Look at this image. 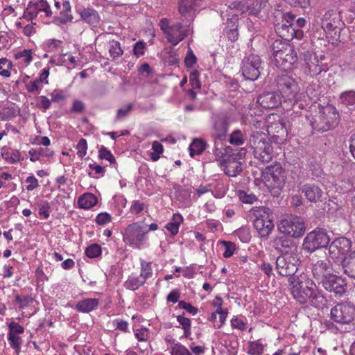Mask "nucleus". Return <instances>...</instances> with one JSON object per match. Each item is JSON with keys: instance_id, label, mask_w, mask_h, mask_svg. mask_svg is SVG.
<instances>
[{"instance_id": "obj_28", "label": "nucleus", "mask_w": 355, "mask_h": 355, "mask_svg": "<svg viewBox=\"0 0 355 355\" xmlns=\"http://www.w3.org/2000/svg\"><path fill=\"white\" fill-rule=\"evenodd\" d=\"M226 140V137L218 138L214 137V154L217 160L225 156L234 151L230 146H226L224 145L223 141Z\"/></svg>"}, {"instance_id": "obj_38", "label": "nucleus", "mask_w": 355, "mask_h": 355, "mask_svg": "<svg viewBox=\"0 0 355 355\" xmlns=\"http://www.w3.org/2000/svg\"><path fill=\"white\" fill-rule=\"evenodd\" d=\"M108 51L110 57L113 59H117L121 57L123 53V50L121 48L119 42L116 40H112L108 44Z\"/></svg>"}, {"instance_id": "obj_3", "label": "nucleus", "mask_w": 355, "mask_h": 355, "mask_svg": "<svg viewBox=\"0 0 355 355\" xmlns=\"http://www.w3.org/2000/svg\"><path fill=\"white\" fill-rule=\"evenodd\" d=\"M339 123V114L335 107L328 105L320 109L315 115L312 127L318 132H325L335 128Z\"/></svg>"}, {"instance_id": "obj_40", "label": "nucleus", "mask_w": 355, "mask_h": 355, "mask_svg": "<svg viewBox=\"0 0 355 355\" xmlns=\"http://www.w3.org/2000/svg\"><path fill=\"white\" fill-rule=\"evenodd\" d=\"M13 64L11 60L6 58H0V76L8 78L11 76V71Z\"/></svg>"}, {"instance_id": "obj_23", "label": "nucleus", "mask_w": 355, "mask_h": 355, "mask_svg": "<svg viewBox=\"0 0 355 355\" xmlns=\"http://www.w3.org/2000/svg\"><path fill=\"white\" fill-rule=\"evenodd\" d=\"M343 25V23L337 13L331 15L327 12L324 15L322 26L326 31H334L336 34L337 32H340Z\"/></svg>"}, {"instance_id": "obj_52", "label": "nucleus", "mask_w": 355, "mask_h": 355, "mask_svg": "<svg viewBox=\"0 0 355 355\" xmlns=\"http://www.w3.org/2000/svg\"><path fill=\"white\" fill-rule=\"evenodd\" d=\"M217 313L218 321V323L215 324V328L219 329L225 324L228 312L227 309L224 310L221 308V303H220L217 309Z\"/></svg>"}, {"instance_id": "obj_37", "label": "nucleus", "mask_w": 355, "mask_h": 355, "mask_svg": "<svg viewBox=\"0 0 355 355\" xmlns=\"http://www.w3.org/2000/svg\"><path fill=\"white\" fill-rule=\"evenodd\" d=\"M207 144L200 139H195L189 146L190 155L194 157L200 155L206 148Z\"/></svg>"}, {"instance_id": "obj_39", "label": "nucleus", "mask_w": 355, "mask_h": 355, "mask_svg": "<svg viewBox=\"0 0 355 355\" xmlns=\"http://www.w3.org/2000/svg\"><path fill=\"white\" fill-rule=\"evenodd\" d=\"M182 221V216L179 214H175L173 215L171 221L166 224V228L171 233V234L175 235L178 234L179 227Z\"/></svg>"}, {"instance_id": "obj_31", "label": "nucleus", "mask_w": 355, "mask_h": 355, "mask_svg": "<svg viewBox=\"0 0 355 355\" xmlns=\"http://www.w3.org/2000/svg\"><path fill=\"white\" fill-rule=\"evenodd\" d=\"M98 306V300L95 298H87L81 300L76 304V309L82 313H89L96 309Z\"/></svg>"}, {"instance_id": "obj_18", "label": "nucleus", "mask_w": 355, "mask_h": 355, "mask_svg": "<svg viewBox=\"0 0 355 355\" xmlns=\"http://www.w3.org/2000/svg\"><path fill=\"white\" fill-rule=\"evenodd\" d=\"M323 287L329 292H333L339 296L347 291V282L345 278L333 273L322 280Z\"/></svg>"}, {"instance_id": "obj_9", "label": "nucleus", "mask_w": 355, "mask_h": 355, "mask_svg": "<svg viewBox=\"0 0 355 355\" xmlns=\"http://www.w3.org/2000/svg\"><path fill=\"white\" fill-rule=\"evenodd\" d=\"M148 232L147 225L144 222L133 223L126 227L123 240L130 245L139 248Z\"/></svg>"}, {"instance_id": "obj_35", "label": "nucleus", "mask_w": 355, "mask_h": 355, "mask_svg": "<svg viewBox=\"0 0 355 355\" xmlns=\"http://www.w3.org/2000/svg\"><path fill=\"white\" fill-rule=\"evenodd\" d=\"M28 154L30 155V160L35 162L39 160L40 157H52L53 155V152L47 148H43L38 147L29 150Z\"/></svg>"}, {"instance_id": "obj_36", "label": "nucleus", "mask_w": 355, "mask_h": 355, "mask_svg": "<svg viewBox=\"0 0 355 355\" xmlns=\"http://www.w3.org/2000/svg\"><path fill=\"white\" fill-rule=\"evenodd\" d=\"M30 3L32 5L38 15L40 12H44L46 17H51L52 16V10L49 4L46 0L30 1Z\"/></svg>"}, {"instance_id": "obj_53", "label": "nucleus", "mask_w": 355, "mask_h": 355, "mask_svg": "<svg viewBox=\"0 0 355 355\" xmlns=\"http://www.w3.org/2000/svg\"><path fill=\"white\" fill-rule=\"evenodd\" d=\"M8 341L10 345L15 349L16 352H19L20 349V346L21 344V338L17 335L12 333L8 334Z\"/></svg>"}, {"instance_id": "obj_60", "label": "nucleus", "mask_w": 355, "mask_h": 355, "mask_svg": "<svg viewBox=\"0 0 355 355\" xmlns=\"http://www.w3.org/2000/svg\"><path fill=\"white\" fill-rule=\"evenodd\" d=\"M133 107L132 103L128 104L125 107H121L117 110V114L116 119L117 120L122 119L128 116L130 112L132 110Z\"/></svg>"}, {"instance_id": "obj_14", "label": "nucleus", "mask_w": 355, "mask_h": 355, "mask_svg": "<svg viewBox=\"0 0 355 355\" xmlns=\"http://www.w3.org/2000/svg\"><path fill=\"white\" fill-rule=\"evenodd\" d=\"M351 247L349 239L345 237L337 238L329 246V255L334 261L343 263Z\"/></svg>"}, {"instance_id": "obj_7", "label": "nucleus", "mask_w": 355, "mask_h": 355, "mask_svg": "<svg viewBox=\"0 0 355 355\" xmlns=\"http://www.w3.org/2000/svg\"><path fill=\"white\" fill-rule=\"evenodd\" d=\"M306 71L311 76H316L322 72H327L328 64L325 62L327 58L324 54L318 55L313 51H305L303 53Z\"/></svg>"}, {"instance_id": "obj_62", "label": "nucleus", "mask_w": 355, "mask_h": 355, "mask_svg": "<svg viewBox=\"0 0 355 355\" xmlns=\"http://www.w3.org/2000/svg\"><path fill=\"white\" fill-rule=\"evenodd\" d=\"M111 221V216L105 212L100 213L96 218V222L100 225H105Z\"/></svg>"}, {"instance_id": "obj_13", "label": "nucleus", "mask_w": 355, "mask_h": 355, "mask_svg": "<svg viewBox=\"0 0 355 355\" xmlns=\"http://www.w3.org/2000/svg\"><path fill=\"white\" fill-rule=\"evenodd\" d=\"M245 152L244 148H241L239 152H237V150H234L227 154L225 157L218 159L224 173L227 175L236 177L242 171L241 163L237 159V156L239 154L241 157L245 154Z\"/></svg>"}, {"instance_id": "obj_29", "label": "nucleus", "mask_w": 355, "mask_h": 355, "mask_svg": "<svg viewBox=\"0 0 355 355\" xmlns=\"http://www.w3.org/2000/svg\"><path fill=\"white\" fill-rule=\"evenodd\" d=\"M62 8L60 12V17L56 18V21L61 24H67L73 21V16L71 14V6L68 0H64L62 3Z\"/></svg>"}, {"instance_id": "obj_22", "label": "nucleus", "mask_w": 355, "mask_h": 355, "mask_svg": "<svg viewBox=\"0 0 355 355\" xmlns=\"http://www.w3.org/2000/svg\"><path fill=\"white\" fill-rule=\"evenodd\" d=\"M80 19L91 26L96 27L101 21V17L96 10L92 7H86L76 10Z\"/></svg>"}, {"instance_id": "obj_4", "label": "nucleus", "mask_w": 355, "mask_h": 355, "mask_svg": "<svg viewBox=\"0 0 355 355\" xmlns=\"http://www.w3.org/2000/svg\"><path fill=\"white\" fill-rule=\"evenodd\" d=\"M295 16L291 13H286L283 15L280 23L275 24L276 33L282 38V40L288 43L294 38L300 40L302 38L304 33L300 29H296L294 26Z\"/></svg>"}, {"instance_id": "obj_26", "label": "nucleus", "mask_w": 355, "mask_h": 355, "mask_svg": "<svg viewBox=\"0 0 355 355\" xmlns=\"http://www.w3.org/2000/svg\"><path fill=\"white\" fill-rule=\"evenodd\" d=\"M15 26L16 31H21V33L27 37H31L37 33V25L34 21L26 22V21L17 19Z\"/></svg>"}, {"instance_id": "obj_64", "label": "nucleus", "mask_w": 355, "mask_h": 355, "mask_svg": "<svg viewBox=\"0 0 355 355\" xmlns=\"http://www.w3.org/2000/svg\"><path fill=\"white\" fill-rule=\"evenodd\" d=\"M9 333L19 335L24 333V329L19 324L12 322L9 324Z\"/></svg>"}, {"instance_id": "obj_33", "label": "nucleus", "mask_w": 355, "mask_h": 355, "mask_svg": "<svg viewBox=\"0 0 355 355\" xmlns=\"http://www.w3.org/2000/svg\"><path fill=\"white\" fill-rule=\"evenodd\" d=\"M97 198L93 193H87L81 196L78 200L79 207L84 209H89L97 204Z\"/></svg>"}, {"instance_id": "obj_54", "label": "nucleus", "mask_w": 355, "mask_h": 355, "mask_svg": "<svg viewBox=\"0 0 355 355\" xmlns=\"http://www.w3.org/2000/svg\"><path fill=\"white\" fill-rule=\"evenodd\" d=\"M171 355H191V354L183 345L175 343L171 347Z\"/></svg>"}, {"instance_id": "obj_20", "label": "nucleus", "mask_w": 355, "mask_h": 355, "mask_svg": "<svg viewBox=\"0 0 355 355\" xmlns=\"http://www.w3.org/2000/svg\"><path fill=\"white\" fill-rule=\"evenodd\" d=\"M266 178L271 182V186L280 188L284 184V171L280 164L268 166L266 168Z\"/></svg>"}, {"instance_id": "obj_30", "label": "nucleus", "mask_w": 355, "mask_h": 355, "mask_svg": "<svg viewBox=\"0 0 355 355\" xmlns=\"http://www.w3.org/2000/svg\"><path fill=\"white\" fill-rule=\"evenodd\" d=\"M33 53L32 49H23L15 53L14 58L19 65L26 67L33 62Z\"/></svg>"}, {"instance_id": "obj_16", "label": "nucleus", "mask_w": 355, "mask_h": 355, "mask_svg": "<svg viewBox=\"0 0 355 355\" xmlns=\"http://www.w3.org/2000/svg\"><path fill=\"white\" fill-rule=\"evenodd\" d=\"M317 257V254H314L310 258L312 266L311 271L316 279L322 281L332 274L333 268L331 261L327 258L318 260Z\"/></svg>"}, {"instance_id": "obj_21", "label": "nucleus", "mask_w": 355, "mask_h": 355, "mask_svg": "<svg viewBox=\"0 0 355 355\" xmlns=\"http://www.w3.org/2000/svg\"><path fill=\"white\" fill-rule=\"evenodd\" d=\"M257 102L264 108L273 109L281 104L282 96L277 91H266L259 96Z\"/></svg>"}, {"instance_id": "obj_27", "label": "nucleus", "mask_w": 355, "mask_h": 355, "mask_svg": "<svg viewBox=\"0 0 355 355\" xmlns=\"http://www.w3.org/2000/svg\"><path fill=\"white\" fill-rule=\"evenodd\" d=\"M49 76V68H44L38 78H36L34 80H30L28 76L24 78V83L26 86V89H39L40 84H47L48 77Z\"/></svg>"}, {"instance_id": "obj_42", "label": "nucleus", "mask_w": 355, "mask_h": 355, "mask_svg": "<svg viewBox=\"0 0 355 355\" xmlns=\"http://www.w3.org/2000/svg\"><path fill=\"white\" fill-rule=\"evenodd\" d=\"M37 16L38 14L29 2L27 7L24 10L22 15L18 17V19L26 21V22L33 21Z\"/></svg>"}, {"instance_id": "obj_41", "label": "nucleus", "mask_w": 355, "mask_h": 355, "mask_svg": "<svg viewBox=\"0 0 355 355\" xmlns=\"http://www.w3.org/2000/svg\"><path fill=\"white\" fill-rule=\"evenodd\" d=\"M227 123L224 119H218L214 123V137L218 138L226 137Z\"/></svg>"}, {"instance_id": "obj_5", "label": "nucleus", "mask_w": 355, "mask_h": 355, "mask_svg": "<svg viewBox=\"0 0 355 355\" xmlns=\"http://www.w3.org/2000/svg\"><path fill=\"white\" fill-rule=\"evenodd\" d=\"M170 24V19L165 17L159 20V26L168 42L173 46H176L188 35L189 30L184 28L180 22L175 23L171 26Z\"/></svg>"}, {"instance_id": "obj_55", "label": "nucleus", "mask_w": 355, "mask_h": 355, "mask_svg": "<svg viewBox=\"0 0 355 355\" xmlns=\"http://www.w3.org/2000/svg\"><path fill=\"white\" fill-rule=\"evenodd\" d=\"M197 62V58L192 49L189 48L187 55L184 58V64L187 68H192Z\"/></svg>"}, {"instance_id": "obj_56", "label": "nucleus", "mask_w": 355, "mask_h": 355, "mask_svg": "<svg viewBox=\"0 0 355 355\" xmlns=\"http://www.w3.org/2000/svg\"><path fill=\"white\" fill-rule=\"evenodd\" d=\"M189 82L191 89H200L201 83L199 79V72L193 71L190 73Z\"/></svg>"}, {"instance_id": "obj_11", "label": "nucleus", "mask_w": 355, "mask_h": 355, "mask_svg": "<svg viewBox=\"0 0 355 355\" xmlns=\"http://www.w3.org/2000/svg\"><path fill=\"white\" fill-rule=\"evenodd\" d=\"M330 318L339 324H349L355 318V306L351 302L338 303L331 308Z\"/></svg>"}, {"instance_id": "obj_12", "label": "nucleus", "mask_w": 355, "mask_h": 355, "mask_svg": "<svg viewBox=\"0 0 355 355\" xmlns=\"http://www.w3.org/2000/svg\"><path fill=\"white\" fill-rule=\"evenodd\" d=\"M250 144L254 149L255 158L263 163H268L272 160L273 149L270 144L261 136L253 135L250 139Z\"/></svg>"}, {"instance_id": "obj_46", "label": "nucleus", "mask_w": 355, "mask_h": 355, "mask_svg": "<svg viewBox=\"0 0 355 355\" xmlns=\"http://www.w3.org/2000/svg\"><path fill=\"white\" fill-rule=\"evenodd\" d=\"M16 116V110L12 107H3L0 109V119L8 121Z\"/></svg>"}, {"instance_id": "obj_25", "label": "nucleus", "mask_w": 355, "mask_h": 355, "mask_svg": "<svg viewBox=\"0 0 355 355\" xmlns=\"http://www.w3.org/2000/svg\"><path fill=\"white\" fill-rule=\"evenodd\" d=\"M275 83L279 89H293L299 87V78H295L288 73H282L277 76Z\"/></svg>"}, {"instance_id": "obj_1", "label": "nucleus", "mask_w": 355, "mask_h": 355, "mask_svg": "<svg viewBox=\"0 0 355 355\" xmlns=\"http://www.w3.org/2000/svg\"><path fill=\"white\" fill-rule=\"evenodd\" d=\"M290 286L291 294L299 304H309L318 309L324 306L326 300L312 280L305 277L297 278Z\"/></svg>"}, {"instance_id": "obj_17", "label": "nucleus", "mask_w": 355, "mask_h": 355, "mask_svg": "<svg viewBox=\"0 0 355 355\" xmlns=\"http://www.w3.org/2000/svg\"><path fill=\"white\" fill-rule=\"evenodd\" d=\"M261 64V60L259 56L254 54L250 55L243 62V76L248 80H257L260 75Z\"/></svg>"}, {"instance_id": "obj_51", "label": "nucleus", "mask_w": 355, "mask_h": 355, "mask_svg": "<svg viewBox=\"0 0 355 355\" xmlns=\"http://www.w3.org/2000/svg\"><path fill=\"white\" fill-rule=\"evenodd\" d=\"M146 49V42L143 40H139L136 42L133 46V55L137 58H139L145 54Z\"/></svg>"}, {"instance_id": "obj_45", "label": "nucleus", "mask_w": 355, "mask_h": 355, "mask_svg": "<svg viewBox=\"0 0 355 355\" xmlns=\"http://www.w3.org/2000/svg\"><path fill=\"white\" fill-rule=\"evenodd\" d=\"M153 275V269L151 267V263L146 262L144 260H141V272H140V277L141 278L146 281L147 279Z\"/></svg>"}, {"instance_id": "obj_59", "label": "nucleus", "mask_w": 355, "mask_h": 355, "mask_svg": "<svg viewBox=\"0 0 355 355\" xmlns=\"http://www.w3.org/2000/svg\"><path fill=\"white\" fill-rule=\"evenodd\" d=\"M6 159L10 163H15L21 159V153L18 150H11L6 153Z\"/></svg>"}, {"instance_id": "obj_19", "label": "nucleus", "mask_w": 355, "mask_h": 355, "mask_svg": "<svg viewBox=\"0 0 355 355\" xmlns=\"http://www.w3.org/2000/svg\"><path fill=\"white\" fill-rule=\"evenodd\" d=\"M273 247L281 253L280 256H296L298 254V248L295 242L285 236L277 237L273 241Z\"/></svg>"}, {"instance_id": "obj_43", "label": "nucleus", "mask_w": 355, "mask_h": 355, "mask_svg": "<svg viewBox=\"0 0 355 355\" xmlns=\"http://www.w3.org/2000/svg\"><path fill=\"white\" fill-rule=\"evenodd\" d=\"M245 141V135L240 130H234L232 134H230L229 137L230 144L236 146L243 145Z\"/></svg>"}, {"instance_id": "obj_49", "label": "nucleus", "mask_w": 355, "mask_h": 355, "mask_svg": "<svg viewBox=\"0 0 355 355\" xmlns=\"http://www.w3.org/2000/svg\"><path fill=\"white\" fill-rule=\"evenodd\" d=\"M238 196L242 202L246 204H253L257 200V196L252 193H248L241 190L238 191Z\"/></svg>"}, {"instance_id": "obj_15", "label": "nucleus", "mask_w": 355, "mask_h": 355, "mask_svg": "<svg viewBox=\"0 0 355 355\" xmlns=\"http://www.w3.org/2000/svg\"><path fill=\"white\" fill-rule=\"evenodd\" d=\"M300 265L299 255L279 256L276 260V269L279 275L291 277L297 271Z\"/></svg>"}, {"instance_id": "obj_50", "label": "nucleus", "mask_w": 355, "mask_h": 355, "mask_svg": "<svg viewBox=\"0 0 355 355\" xmlns=\"http://www.w3.org/2000/svg\"><path fill=\"white\" fill-rule=\"evenodd\" d=\"M340 98L343 103L353 105L355 103V91H345L340 94Z\"/></svg>"}, {"instance_id": "obj_8", "label": "nucleus", "mask_w": 355, "mask_h": 355, "mask_svg": "<svg viewBox=\"0 0 355 355\" xmlns=\"http://www.w3.org/2000/svg\"><path fill=\"white\" fill-rule=\"evenodd\" d=\"M280 232L293 238H298L304 234L305 225L304 220L297 216L290 215L282 219L278 225Z\"/></svg>"}, {"instance_id": "obj_34", "label": "nucleus", "mask_w": 355, "mask_h": 355, "mask_svg": "<svg viewBox=\"0 0 355 355\" xmlns=\"http://www.w3.org/2000/svg\"><path fill=\"white\" fill-rule=\"evenodd\" d=\"M200 0H179L178 11L182 17L186 15L191 12L195 6H199Z\"/></svg>"}, {"instance_id": "obj_57", "label": "nucleus", "mask_w": 355, "mask_h": 355, "mask_svg": "<svg viewBox=\"0 0 355 355\" xmlns=\"http://www.w3.org/2000/svg\"><path fill=\"white\" fill-rule=\"evenodd\" d=\"M15 301L19 305V309H23L25 307L28 306L31 302H32L33 300L31 297L28 296H20L17 295L15 297Z\"/></svg>"}, {"instance_id": "obj_48", "label": "nucleus", "mask_w": 355, "mask_h": 355, "mask_svg": "<svg viewBox=\"0 0 355 355\" xmlns=\"http://www.w3.org/2000/svg\"><path fill=\"white\" fill-rule=\"evenodd\" d=\"M101 254V248L99 245L94 243L87 247L85 250V254L89 258H96Z\"/></svg>"}, {"instance_id": "obj_44", "label": "nucleus", "mask_w": 355, "mask_h": 355, "mask_svg": "<svg viewBox=\"0 0 355 355\" xmlns=\"http://www.w3.org/2000/svg\"><path fill=\"white\" fill-rule=\"evenodd\" d=\"M145 284L141 277H129L127 281L125 282V287L128 289L135 291L139 286H143Z\"/></svg>"}, {"instance_id": "obj_32", "label": "nucleus", "mask_w": 355, "mask_h": 355, "mask_svg": "<svg viewBox=\"0 0 355 355\" xmlns=\"http://www.w3.org/2000/svg\"><path fill=\"white\" fill-rule=\"evenodd\" d=\"M342 266L345 274L351 278L355 279V250L350 252L344 259Z\"/></svg>"}, {"instance_id": "obj_10", "label": "nucleus", "mask_w": 355, "mask_h": 355, "mask_svg": "<svg viewBox=\"0 0 355 355\" xmlns=\"http://www.w3.org/2000/svg\"><path fill=\"white\" fill-rule=\"evenodd\" d=\"M330 241L325 230L317 228L309 232L304 240V248L305 250L313 252L320 248H326Z\"/></svg>"}, {"instance_id": "obj_61", "label": "nucleus", "mask_w": 355, "mask_h": 355, "mask_svg": "<svg viewBox=\"0 0 355 355\" xmlns=\"http://www.w3.org/2000/svg\"><path fill=\"white\" fill-rule=\"evenodd\" d=\"M178 306L180 309L186 310L193 315L197 314L198 311V308L193 306L190 303L186 302L185 301H180Z\"/></svg>"}, {"instance_id": "obj_2", "label": "nucleus", "mask_w": 355, "mask_h": 355, "mask_svg": "<svg viewBox=\"0 0 355 355\" xmlns=\"http://www.w3.org/2000/svg\"><path fill=\"white\" fill-rule=\"evenodd\" d=\"M272 51L275 65L284 71L293 69L297 61V53L293 46L282 40H276L272 43Z\"/></svg>"}, {"instance_id": "obj_63", "label": "nucleus", "mask_w": 355, "mask_h": 355, "mask_svg": "<svg viewBox=\"0 0 355 355\" xmlns=\"http://www.w3.org/2000/svg\"><path fill=\"white\" fill-rule=\"evenodd\" d=\"M26 182L28 183L26 188L27 191H33L39 186L38 180L33 175L28 176L26 178Z\"/></svg>"}, {"instance_id": "obj_58", "label": "nucleus", "mask_w": 355, "mask_h": 355, "mask_svg": "<svg viewBox=\"0 0 355 355\" xmlns=\"http://www.w3.org/2000/svg\"><path fill=\"white\" fill-rule=\"evenodd\" d=\"M78 150L77 155L83 158L87 154V143L86 139H80L76 146Z\"/></svg>"}, {"instance_id": "obj_47", "label": "nucleus", "mask_w": 355, "mask_h": 355, "mask_svg": "<svg viewBox=\"0 0 355 355\" xmlns=\"http://www.w3.org/2000/svg\"><path fill=\"white\" fill-rule=\"evenodd\" d=\"M98 157L101 159L107 160L110 164H114L116 162L115 157L104 146H101L98 150Z\"/></svg>"}, {"instance_id": "obj_6", "label": "nucleus", "mask_w": 355, "mask_h": 355, "mask_svg": "<svg viewBox=\"0 0 355 355\" xmlns=\"http://www.w3.org/2000/svg\"><path fill=\"white\" fill-rule=\"evenodd\" d=\"M256 218L254 220V227L261 237H268L274 228V223L270 216V209L266 207L252 208Z\"/></svg>"}, {"instance_id": "obj_24", "label": "nucleus", "mask_w": 355, "mask_h": 355, "mask_svg": "<svg viewBox=\"0 0 355 355\" xmlns=\"http://www.w3.org/2000/svg\"><path fill=\"white\" fill-rule=\"evenodd\" d=\"M301 192L304 194L306 198L311 202H316L320 200L323 191L314 184H306L301 187Z\"/></svg>"}]
</instances>
